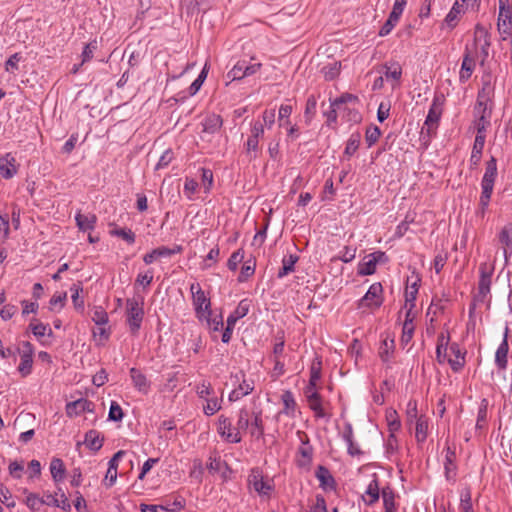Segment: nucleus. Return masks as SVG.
I'll list each match as a JSON object with an SVG mask.
<instances>
[{"label": "nucleus", "mask_w": 512, "mask_h": 512, "mask_svg": "<svg viewBox=\"0 0 512 512\" xmlns=\"http://www.w3.org/2000/svg\"><path fill=\"white\" fill-rule=\"evenodd\" d=\"M492 87L489 81L483 83L482 89L478 92L477 101L474 107L476 136L486 139V130L490 126L492 114L491 96Z\"/></svg>", "instance_id": "f257e3e1"}, {"label": "nucleus", "mask_w": 512, "mask_h": 512, "mask_svg": "<svg viewBox=\"0 0 512 512\" xmlns=\"http://www.w3.org/2000/svg\"><path fill=\"white\" fill-rule=\"evenodd\" d=\"M238 431L247 432L256 440H259L265 435L264 421L262 418V411H251L243 407L238 412L237 417Z\"/></svg>", "instance_id": "f03ea898"}, {"label": "nucleus", "mask_w": 512, "mask_h": 512, "mask_svg": "<svg viewBox=\"0 0 512 512\" xmlns=\"http://www.w3.org/2000/svg\"><path fill=\"white\" fill-rule=\"evenodd\" d=\"M494 268L487 263H481L479 266L478 292L474 300L478 303H489L490 289L492 284V275Z\"/></svg>", "instance_id": "7ed1b4c3"}, {"label": "nucleus", "mask_w": 512, "mask_h": 512, "mask_svg": "<svg viewBox=\"0 0 512 512\" xmlns=\"http://www.w3.org/2000/svg\"><path fill=\"white\" fill-rule=\"evenodd\" d=\"M499 13L497 19V29L503 41L512 37V6L510 0H498Z\"/></svg>", "instance_id": "20e7f679"}, {"label": "nucleus", "mask_w": 512, "mask_h": 512, "mask_svg": "<svg viewBox=\"0 0 512 512\" xmlns=\"http://www.w3.org/2000/svg\"><path fill=\"white\" fill-rule=\"evenodd\" d=\"M230 379L234 385V389L228 396L230 402L238 401L254 390V380L247 379L243 371L232 374Z\"/></svg>", "instance_id": "39448f33"}, {"label": "nucleus", "mask_w": 512, "mask_h": 512, "mask_svg": "<svg viewBox=\"0 0 512 512\" xmlns=\"http://www.w3.org/2000/svg\"><path fill=\"white\" fill-rule=\"evenodd\" d=\"M127 324L130 331L136 334L141 327L144 317L143 303L135 298L126 300Z\"/></svg>", "instance_id": "423d86ee"}, {"label": "nucleus", "mask_w": 512, "mask_h": 512, "mask_svg": "<svg viewBox=\"0 0 512 512\" xmlns=\"http://www.w3.org/2000/svg\"><path fill=\"white\" fill-rule=\"evenodd\" d=\"M248 485L251 489L257 492L260 496L269 497L273 491L272 481L265 479L263 472L260 468H252L248 476Z\"/></svg>", "instance_id": "0eeeda50"}, {"label": "nucleus", "mask_w": 512, "mask_h": 512, "mask_svg": "<svg viewBox=\"0 0 512 512\" xmlns=\"http://www.w3.org/2000/svg\"><path fill=\"white\" fill-rule=\"evenodd\" d=\"M190 291L196 316L200 321H203V316H207L208 311L211 310L210 299L206 296L199 283H192Z\"/></svg>", "instance_id": "6e6552de"}, {"label": "nucleus", "mask_w": 512, "mask_h": 512, "mask_svg": "<svg viewBox=\"0 0 512 512\" xmlns=\"http://www.w3.org/2000/svg\"><path fill=\"white\" fill-rule=\"evenodd\" d=\"M445 102V96L442 93L435 94L428 115L425 120V126L428 134L435 132L438 127Z\"/></svg>", "instance_id": "1a4fd4ad"}, {"label": "nucleus", "mask_w": 512, "mask_h": 512, "mask_svg": "<svg viewBox=\"0 0 512 512\" xmlns=\"http://www.w3.org/2000/svg\"><path fill=\"white\" fill-rule=\"evenodd\" d=\"M264 135L263 124L260 121H256L252 124L251 134L247 138L245 143V153L249 160H254L258 157L259 152V140Z\"/></svg>", "instance_id": "9d476101"}, {"label": "nucleus", "mask_w": 512, "mask_h": 512, "mask_svg": "<svg viewBox=\"0 0 512 512\" xmlns=\"http://www.w3.org/2000/svg\"><path fill=\"white\" fill-rule=\"evenodd\" d=\"M217 432L228 443H240L242 440L238 426L232 427L231 420L225 415H220L217 422Z\"/></svg>", "instance_id": "9b49d317"}, {"label": "nucleus", "mask_w": 512, "mask_h": 512, "mask_svg": "<svg viewBox=\"0 0 512 512\" xmlns=\"http://www.w3.org/2000/svg\"><path fill=\"white\" fill-rule=\"evenodd\" d=\"M17 352L20 355L18 371L23 377H26L32 372L34 347L30 342L24 341L17 348Z\"/></svg>", "instance_id": "f8f14e48"}, {"label": "nucleus", "mask_w": 512, "mask_h": 512, "mask_svg": "<svg viewBox=\"0 0 512 512\" xmlns=\"http://www.w3.org/2000/svg\"><path fill=\"white\" fill-rule=\"evenodd\" d=\"M497 175V160L494 156H491L486 162L485 172L481 180V193L492 195Z\"/></svg>", "instance_id": "ddd939ff"}, {"label": "nucleus", "mask_w": 512, "mask_h": 512, "mask_svg": "<svg viewBox=\"0 0 512 512\" xmlns=\"http://www.w3.org/2000/svg\"><path fill=\"white\" fill-rule=\"evenodd\" d=\"M382 292L383 287L381 283L376 282L373 283L366 294L360 299L358 307H368V308H379L382 305L383 298H382Z\"/></svg>", "instance_id": "4468645a"}, {"label": "nucleus", "mask_w": 512, "mask_h": 512, "mask_svg": "<svg viewBox=\"0 0 512 512\" xmlns=\"http://www.w3.org/2000/svg\"><path fill=\"white\" fill-rule=\"evenodd\" d=\"M66 415L69 418H74L82 413H94L95 411V404L85 398H80L78 400L68 402L65 406Z\"/></svg>", "instance_id": "2eb2a0df"}, {"label": "nucleus", "mask_w": 512, "mask_h": 512, "mask_svg": "<svg viewBox=\"0 0 512 512\" xmlns=\"http://www.w3.org/2000/svg\"><path fill=\"white\" fill-rule=\"evenodd\" d=\"M381 73L384 75L387 81L391 82L393 89L399 86L402 77V67L398 62H386L382 66Z\"/></svg>", "instance_id": "dca6fc26"}, {"label": "nucleus", "mask_w": 512, "mask_h": 512, "mask_svg": "<svg viewBox=\"0 0 512 512\" xmlns=\"http://www.w3.org/2000/svg\"><path fill=\"white\" fill-rule=\"evenodd\" d=\"M498 241L503 250L505 263L512 254V223L505 224L498 233Z\"/></svg>", "instance_id": "f3484780"}, {"label": "nucleus", "mask_w": 512, "mask_h": 512, "mask_svg": "<svg viewBox=\"0 0 512 512\" xmlns=\"http://www.w3.org/2000/svg\"><path fill=\"white\" fill-rule=\"evenodd\" d=\"M182 250H183V247L181 245H175L173 248L161 246V247L153 249L151 252L145 254L143 257V261L145 264L149 265V264L153 263L158 258L170 257L174 254L181 253Z\"/></svg>", "instance_id": "a211bd4d"}, {"label": "nucleus", "mask_w": 512, "mask_h": 512, "mask_svg": "<svg viewBox=\"0 0 512 512\" xmlns=\"http://www.w3.org/2000/svg\"><path fill=\"white\" fill-rule=\"evenodd\" d=\"M445 461H444V474L445 478L448 481L455 482L457 475V465H456V453L455 449L447 446L445 449Z\"/></svg>", "instance_id": "6ab92c4d"}, {"label": "nucleus", "mask_w": 512, "mask_h": 512, "mask_svg": "<svg viewBox=\"0 0 512 512\" xmlns=\"http://www.w3.org/2000/svg\"><path fill=\"white\" fill-rule=\"evenodd\" d=\"M465 353L457 343H452L449 347L448 363L454 372L460 371L465 365Z\"/></svg>", "instance_id": "aec40b11"}, {"label": "nucleus", "mask_w": 512, "mask_h": 512, "mask_svg": "<svg viewBox=\"0 0 512 512\" xmlns=\"http://www.w3.org/2000/svg\"><path fill=\"white\" fill-rule=\"evenodd\" d=\"M125 455V451L119 450L108 462V469L104 479V484L107 487H112L117 480V469L119 460Z\"/></svg>", "instance_id": "412c9836"}, {"label": "nucleus", "mask_w": 512, "mask_h": 512, "mask_svg": "<svg viewBox=\"0 0 512 512\" xmlns=\"http://www.w3.org/2000/svg\"><path fill=\"white\" fill-rule=\"evenodd\" d=\"M17 173L16 159L11 153L0 158V174L5 179L12 178Z\"/></svg>", "instance_id": "4be33fe9"}, {"label": "nucleus", "mask_w": 512, "mask_h": 512, "mask_svg": "<svg viewBox=\"0 0 512 512\" xmlns=\"http://www.w3.org/2000/svg\"><path fill=\"white\" fill-rule=\"evenodd\" d=\"M130 377L133 383V386L140 393L146 395L150 390V382L147 377L137 368L130 369Z\"/></svg>", "instance_id": "5701e85b"}, {"label": "nucleus", "mask_w": 512, "mask_h": 512, "mask_svg": "<svg viewBox=\"0 0 512 512\" xmlns=\"http://www.w3.org/2000/svg\"><path fill=\"white\" fill-rule=\"evenodd\" d=\"M315 476L318 479V481L320 483V487L323 490L328 491V490L335 489V486H336L335 480H334L332 474L330 473L329 469L326 468L325 466L319 465L315 472Z\"/></svg>", "instance_id": "b1692460"}, {"label": "nucleus", "mask_w": 512, "mask_h": 512, "mask_svg": "<svg viewBox=\"0 0 512 512\" xmlns=\"http://www.w3.org/2000/svg\"><path fill=\"white\" fill-rule=\"evenodd\" d=\"M380 495L381 490L379 488V483L377 478L374 477L363 493L362 500L366 505L372 506L379 500Z\"/></svg>", "instance_id": "393cba45"}, {"label": "nucleus", "mask_w": 512, "mask_h": 512, "mask_svg": "<svg viewBox=\"0 0 512 512\" xmlns=\"http://www.w3.org/2000/svg\"><path fill=\"white\" fill-rule=\"evenodd\" d=\"M475 69V59L466 51L463 55L462 64L459 72L460 83L467 82Z\"/></svg>", "instance_id": "a878e982"}, {"label": "nucleus", "mask_w": 512, "mask_h": 512, "mask_svg": "<svg viewBox=\"0 0 512 512\" xmlns=\"http://www.w3.org/2000/svg\"><path fill=\"white\" fill-rule=\"evenodd\" d=\"M201 125L203 133L214 134L221 129L223 125V119L220 115L211 113L203 119Z\"/></svg>", "instance_id": "bb28decb"}, {"label": "nucleus", "mask_w": 512, "mask_h": 512, "mask_svg": "<svg viewBox=\"0 0 512 512\" xmlns=\"http://www.w3.org/2000/svg\"><path fill=\"white\" fill-rule=\"evenodd\" d=\"M509 344L506 340H502L495 352V366L498 371H505L508 367Z\"/></svg>", "instance_id": "cd10ccee"}, {"label": "nucleus", "mask_w": 512, "mask_h": 512, "mask_svg": "<svg viewBox=\"0 0 512 512\" xmlns=\"http://www.w3.org/2000/svg\"><path fill=\"white\" fill-rule=\"evenodd\" d=\"M485 140L486 139L482 138V136L475 137L470 160H469L471 169L476 168L481 161L482 152H483L484 145H485Z\"/></svg>", "instance_id": "c85d7f7f"}, {"label": "nucleus", "mask_w": 512, "mask_h": 512, "mask_svg": "<svg viewBox=\"0 0 512 512\" xmlns=\"http://www.w3.org/2000/svg\"><path fill=\"white\" fill-rule=\"evenodd\" d=\"M75 220L78 228L81 231H92L95 228L97 217L94 214H82L81 212H78L75 215Z\"/></svg>", "instance_id": "c756f323"}, {"label": "nucleus", "mask_w": 512, "mask_h": 512, "mask_svg": "<svg viewBox=\"0 0 512 512\" xmlns=\"http://www.w3.org/2000/svg\"><path fill=\"white\" fill-rule=\"evenodd\" d=\"M381 497L385 512H397V505L395 502V492L390 486H385L381 489Z\"/></svg>", "instance_id": "7c9ffc66"}, {"label": "nucleus", "mask_w": 512, "mask_h": 512, "mask_svg": "<svg viewBox=\"0 0 512 512\" xmlns=\"http://www.w3.org/2000/svg\"><path fill=\"white\" fill-rule=\"evenodd\" d=\"M310 409L314 412L317 418H325L327 416L323 406L322 398L318 392H311L307 398Z\"/></svg>", "instance_id": "2f4dec72"}, {"label": "nucleus", "mask_w": 512, "mask_h": 512, "mask_svg": "<svg viewBox=\"0 0 512 512\" xmlns=\"http://www.w3.org/2000/svg\"><path fill=\"white\" fill-rule=\"evenodd\" d=\"M303 446L299 448L300 458L297 460L298 466L306 467L309 466L312 462L313 449L309 445V439L305 436V440H301Z\"/></svg>", "instance_id": "473e14b6"}, {"label": "nucleus", "mask_w": 512, "mask_h": 512, "mask_svg": "<svg viewBox=\"0 0 512 512\" xmlns=\"http://www.w3.org/2000/svg\"><path fill=\"white\" fill-rule=\"evenodd\" d=\"M104 438L100 436L97 430H89L85 434V444L92 451H98L103 446Z\"/></svg>", "instance_id": "72a5a7b5"}, {"label": "nucleus", "mask_w": 512, "mask_h": 512, "mask_svg": "<svg viewBox=\"0 0 512 512\" xmlns=\"http://www.w3.org/2000/svg\"><path fill=\"white\" fill-rule=\"evenodd\" d=\"M50 473L55 482L62 481L65 477L66 468L62 459L54 457L50 462Z\"/></svg>", "instance_id": "f704fd0d"}, {"label": "nucleus", "mask_w": 512, "mask_h": 512, "mask_svg": "<svg viewBox=\"0 0 512 512\" xmlns=\"http://www.w3.org/2000/svg\"><path fill=\"white\" fill-rule=\"evenodd\" d=\"M415 423V437L417 442L422 443L427 439L428 435V419L424 415H420Z\"/></svg>", "instance_id": "c9c22d12"}, {"label": "nucleus", "mask_w": 512, "mask_h": 512, "mask_svg": "<svg viewBox=\"0 0 512 512\" xmlns=\"http://www.w3.org/2000/svg\"><path fill=\"white\" fill-rule=\"evenodd\" d=\"M464 2H465V0H462V3H459V1L456 0L455 3L453 4L452 8L450 9L449 13L446 15L445 22L449 27H451V28L455 27V25L458 21L459 15L463 12V3Z\"/></svg>", "instance_id": "e433bc0d"}, {"label": "nucleus", "mask_w": 512, "mask_h": 512, "mask_svg": "<svg viewBox=\"0 0 512 512\" xmlns=\"http://www.w3.org/2000/svg\"><path fill=\"white\" fill-rule=\"evenodd\" d=\"M459 512H474L472 494L469 487H465L460 492Z\"/></svg>", "instance_id": "4c0bfd02"}, {"label": "nucleus", "mask_w": 512, "mask_h": 512, "mask_svg": "<svg viewBox=\"0 0 512 512\" xmlns=\"http://www.w3.org/2000/svg\"><path fill=\"white\" fill-rule=\"evenodd\" d=\"M376 265L377 260L369 254L364 258L363 262L359 264L358 274L363 276L372 275L376 271Z\"/></svg>", "instance_id": "58836bf2"}, {"label": "nucleus", "mask_w": 512, "mask_h": 512, "mask_svg": "<svg viewBox=\"0 0 512 512\" xmlns=\"http://www.w3.org/2000/svg\"><path fill=\"white\" fill-rule=\"evenodd\" d=\"M298 261V256L290 254L287 257H284L282 260V267L278 271V278H283L289 273L294 271V266Z\"/></svg>", "instance_id": "ea45409f"}, {"label": "nucleus", "mask_w": 512, "mask_h": 512, "mask_svg": "<svg viewBox=\"0 0 512 512\" xmlns=\"http://www.w3.org/2000/svg\"><path fill=\"white\" fill-rule=\"evenodd\" d=\"M281 400L284 405L282 413H285L286 415L289 416H293L294 411L296 409V401L294 399L293 393L290 390L284 391L281 396Z\"/></svg>", "instance_id": "a19ab883"}, {"label": "nucleus", "mask_w": 512, "mask_h": 512, "mask_svg": "<svg viewBox=\"0 0 512 512\" xmlns=\"http://www.w3.org/2000/svg\"><path fill=\"white\" fill-rule=\"evenodd\" d=\"M316 107H317V99L314 95H310L306 101L305 111H304V118L305 122L307 124H310L315 113H316Z\"/></svg>", "instance_id": "79ce46f5"}, {"label": "nucleus", "mask_w": 512, "mask_h": 512, "mask_svg": "<svg viewBox=\"0 0 512 512\" xmlns=\"http://www.w3.org/2000/svg\"><path fill=\"white\" fill-rule=\"evenodd\" d=\"M245 60L238 61L233 68L227 73V79L230 81L241 80L245 77L244 74Z\"/></svg>", "instance_id": "37998d69"}, {"label": "nucleus", "mask_w": 512, "mask_h": 512, "mask_svg": "<svg viewBox=\"0 0 512 512\" xmlns=\"http://www.w3.org/2000/svg\"><path fill=\"white\" fill-rule=\"evenodd\" d=\"M110 234L122 238L128 244H133L136 239L135 233L131 229L115 228L110 231Z\"/></svg>", "instance_id": "c03bdc74"}, {"label": "nucleus", "mask_w": 512, "mask_h": 512, "mask_svg": "<svg viewBox=\"0 0 512 512\" xmlns=\"http://www.w3.org/2000/svg\"><path fill=\"white\" fill-rule=\"evenodd\" d=\"M203 320L207 322L209 328L219 331L223 327V319L221 315H212V310L208 311L207 316H203Z\"/></svg>", "instance_id": "a18cd8bd"}, {"label": "nucleus", "mask_w": 512, "mask_h": 512, "mask_svg": "<svg viewBox=\"0 0 512 512\" xmlns=\"http://www.w3.org/2000/svg\"><path fill=\"white\" fill-rule=\"evenodd\" d=\"M206 405L203 407V411L207 416H212L221 409L222 399L212 397L206 400Z\"/></svg>", "instance_id": "49530a36"}, {"label": "nucleus", "mask_w": 512, "mask_h": 512, "mask_svg": "<svg viewBox=\"0 0 512 512\" xmlns=\"http://www.w3.org/2000/svg\"><path fill=\"white\" fill-rule=\"evenodd\" d=\"M255 272V262L247 260L241 268V272L238 276V281L243 283L248 280Z\"/></svg>", "instance_id": "de8ad7c7"}, {"label": "nucleus", "mask_w": 512, "mask_h": 512, "mask_svg": "<svg viewBox=\"0 0 512 512\" xmlns=\"http://www.w3.org/2000/svg\"><path fill=\"white\" fill-rule=\"evenodd\" d=\"M359 145H360V134H358V133L352 134L346 143L344 154L348 155V156H352L358 150Z\"/></svg>", "instance_id": "09e8293b"}, {"label": "nucleus", "mask_w": 512, "mask_h": 512, "mask_svg": "<svg viewBox=\"0 0 512 512\" xmlns=\"http://www.w3.org/2000/svg\"><path fill=\"white\" fill-rule=\"evenodd\" d=\"M406 4H407V0H395V2L393 4L392 11L390 12V15L388 18H390L394 22L398 23Z\"/></svg>", "instance_id": "8fccbe9b"}, {"label": "nucleus", "mask_w": 512, "mask_h": 512, "mask_svg": "<svg viewBox=\"0 0 512 512\" xmlns=\"http://www.w3.org/2000/svg\"><path fill=\"white\" fill-rule=\"evenodd\" d=\"M98 44L96 40H93L85 45L82 54H81V65L85 64L86 62H89L94 55V52L97 50Z\"/></svg>", "instance_id": "3c124183"}, {"label": "nucleus", "mask_w": 512, "mask_h": 512, "mask_svg": "<svg viewBox=\"0 0 512 512\" xmlns=\"http://www.w3.org/2000/svg\"><path fill=\"white\" fill-rule=\"evenodd\" d=\"M123 417L124 413L121 406L116 401H112L108 413V419L110 421L119 422Z\"/></svg>", "instance_id": "603ef678"}, {"label": "nucleus", "mask_w": 512, "mask_h": 512, "mask_svg": "<svg viewBox=\"0 0 512 512\" xmlns=\"http://www.w3.org/2000/svg\"><path fill=\"white\" fill-rule=\"evenodd\" d=\"M406 417H407V423L412 424L419 419L420 416H418V409H417V401L416 400H410L407 403L406 407Z\"/></svg>", "instance_id": "864d4df0"}, {"label": "nucleus", "mask_w": 512, "mask_h": 512, "mask_svg": "<svg viewBox=\"0 0 512 512\" xmlns=\"http://www.w3.org/2000/svg\"><path fill=\"white\" fill-rule=\"evenodd\" d=\"M93 322L98 326H104L108 323V314L102 307H96L92 315Z\"/></svg>", "instance_id": "5fc2aeb1"}, {"label": "nucleus", "mask_w": 512, "mask_h": 512, "mask_svg": "<svg viewBox=\"0 0 512 512\" xmlns=\"http://www.w3.org/2000/svg\"><path fill=\"white\" fill-rule=\"evenodd\" d=\"M244 259V251L243 249H238L237 251L233 252L232 255L229 257L227 266L231 271H235L239 265Z\"/></svg>", "instance_id": "6e6d98bb"}, {"label": "nucleus", "mask_w": 512, "mask_h": 512, "mask_svg": "<svg viewBox=\"0 0 512 512\" xmlns=\"http://www.w3.org/2000/svg\"><path fill=\"white\" fill-rule=\"evenodd\" d=\"M21 60L20 53H14L5 62V70L9 73H15L19 69L18 64Z\"/></svg>", "instance_id": "4d7b16f0"}, {"label": "nucleus", "mask_w": 512, "mask_h": 512, "mask_svg": "<svg viewBox=\"0 0 512 512\" xmlns=\"http://www.w3.org/2000/svg\"><path fill=\"white\" fill-rule=\"evenodd\" d=\"M491 196L492 195L483 194V193L480 194L479 207H478V210L476 212L477 216H480L481 218H484V216H485V214H486V212L488 210V207H489Z\"/></svg>", "instance_id": "13d9d810"}, {"label": "nucleus", "mask_w": 512, "mask_h": 512, "mask_svg": "<svg viewBox=\"0 0 512 512\" xmlns=\"http://www.w3.org/2000/svg\"><path fill=\"white\" fill-rule=\"evenodd\" d=\"M380 135H381V131L377 126L368 128L366 131V135H365V139L368 144V147H371L372 145H374L378 141Z\"/></svg>", "instance_id": "bf43d9fd"}, {"label": "nucleus", "mask_w": 512, "mask_h": 512, "mask_svg": "<svg viewBox=\"0 0 512 512\" xmlns=\"http://www.w3.org/2000/svg\"><path fill=\"white\" fill-rule=\"evenodd\" d=\"M250 304L251 301L249 299H242L233 312L235 314V317L239 319L245 317L250 310Z\"/></svg>", "instance_id": "052dcab7"}, {"label": "nucleus", "mask_w": 512, "mask_h": 512, "mask_svg": "<svg viewBox=\"0 0 512 512\" xmlns=\"http://www.w3.org/2000/svg\"><path fill=\"white\" fill-rule=\"evenodd\" d=\"M172 159H173V151L171 149H167L161 155L158 163L156 164L155 169L159 170V169L167 167L170 164V162L172 161Z\"/></svg>", "instance_id": "680f3d73"}, {"label": "nucleus", "mask_w": 512, "mask_h": 512, "mask_svg": "<svg viewBox=\"0 0 512 512\" xmlns=\"http://www.w3.org/2000/svg\"><path fill=\"white\" fill-rule=\"evenodd\" d=\"M43 504H44L43 499L39 498V496L36 494L30 493L26 498V505L31 510H34V511L38 510L40 508V506Z\"/></svg>", "instance_id": "e2e57ef3"}, {"label": "nucleus", "mask_w": 512, "mask_h": 512, "mask_svg": "<svg viewBox=\"0 0 512 512\" xmlns=\"http://www.w3.org/2000/svg\"><path fill=\"white\" fill-rule=\"evenodd\" d=\"M196 392L200 398L207 400L209 399L208 396L213 393V389L210 383L203 381L200 385L197 386Z\"/></svg>", "instance_id": "0e129e2a"}, {"label": "nucleus", "mask_w": 512, "mask_h": 512, "mask_svg": "<svg viewBox=\"0 0 512 512\" xmlns=\"http://www.w3.org/2000/svg\"><path fill=\"white\" fill-rule=\"evenodd\" d=\"M415 325L403 324L401 342L403 344L409 343L414 335Z\"/></svg>", "instance_id": "69168bd1"}, {"label": "nucleus", "mask_w": 512, "mask_h": 512, "mask_svg": "<svg viewBox=\"0 0 512 512\" xmlns=\"http://www.w3.org/2000/svg\"><path fill=\"white\" fill-rule=\"evenodd\" d=\"M152 281H153V273L151 271H147L146 273H139L137 275L135 283L146 288V287L150 286Z\"/></svg>", "instance_id": "338daca9"}, {"label": "nucleus", "mask_w": 512, "mask_h": 512, "mask_svg": "<svg viewBox=\"0 0 512 512\" xmlns=\"http://www.w3.org/2000/svg\"><path fill=\"white\" fill-rule=\"evenodd\" d=\"M390 104L381 102L377 110V119L379 122H384L389 117Z\"/></svg>", "instance_id": "774afa93"}]
</instances>
